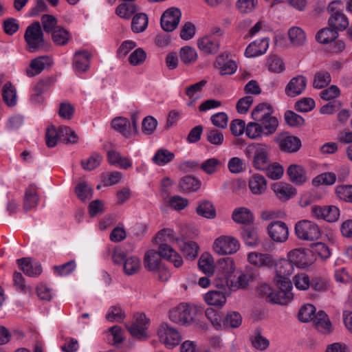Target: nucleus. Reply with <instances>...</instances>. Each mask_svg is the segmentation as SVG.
Listing matches in <instances>:
<instances>
[{
	"instance_id": "25",
	"label": "nucleus",
	"mask_w": 352,
	"mask_h": 352,
	"mask_svg": "<svg viewBox=\"0 0 352 352\" xmlns=\"http://www.w3.org/2000/svg\"><path fill=\"white\" fill-rule=\"evenodd\" d=\"M316 328L322 333H329L333 331V325L327 314L320 310L317 312L313 320Z\"/></svg>"
},
{
	"instance_id": "46",
	"label": "nucleus",
	"mask_w": 352,
	"mask_h": 352,
	"mask_svg": "<svg viewBox=\"0 0 352 352\" xmlns=\"http://www.w3.org/2000/svg\"><path fill=\"white\" fill-rule=\"evenodd\" d=\"M205 315L215 329H221L223 327V320L221 312L210 307L206 309Z\"/></svg>"
},
{
	"instance_id": "14",
	"label": "nucleus",
	"mask_w": 352,
	"mask_h": 352,
	"mask_svg": "<svg viewBox=\"0 0 352 352\" xmlns=\"http://www.w3.org/2000/svg\"><path fill=\"white\" fill-rule=\"evenodd\" d=\"M248 263L257 267L272 268L275 263V259L271 254L252 252L248 254Z\"/></svg>"
},
{
	"instance_id": "53",
	"label": "nucleus",
	"mask_w": 352,
	"mask_h": 352,
	"mask_svg": "<svg viewBox=\"0 0 352 352\" xmlns=\"http://www.w3.org/2000/svg\"><path fill=\"white\" fill-rule=\"evenodd\" d=\"M242 238L245 244L250 247H255L259 243V237L257 230L254 228H248L243 230Z\"/></svg>"
},
{
	"instance_id": "62",
	"label": "nucleus",
	"mask_w": 352,
	"mask_h": 352,
	"mask_svg": "<svg viewBox=\"0 0 352 352\" xmlns=\"http://www.w3.org/2000/svg\"><path fill=\"white\" fill-rule=\"evenodd\" d=\"M75 192L77 197L82 201L90 199L92 197L91 188L84 182L79 183L76 186Z\"/></svg>"
},
{
	"instance_id": "22",
	"label": "nucleus",
	"mask_w": 352,
	"mask_h": 352,
	"mask_svg": "<svg viewBox=\"0 0 352 352\" xmlns=\"http://www.w3.org/2000/svg\"><path fill=\"white\" fill-rule=\"evenodd\" d=\"M158 250L160 256L173 263L175 267H179L183 264L182 258L170 245L162 243Z\"/></svg>"
},
{
	"instance_id": "1",
	"label": "nucleus",
	"mask_w": 352,
	"mask_h": 352,
	"mask_svg": "<svg viewBox=\"0 0 352 352\" xmlns=\"http://www.w3.org/2000/svg\"><path fill=\"white\" fill-rule=\"evenodd\" d=\"M197 311L196 305L181 302L169 310L168 318L177 324L189 326L194 322Z\"/></svg>"
},
{
	"instance_id": "23",
	"label": "nucleus",
	"mask_w": 352,
	"mask_h": 352,
	"mask_svg": "<svg viewBox=\"0 0 352 352\" xmlns=\"http://www.w3.org/2000/svg\"><path fill=\"white\" fill-rule=\"evenodd\" d=\"M276 196L281 201H287L296 194V189L290 184L277 182L272 186Z\"/></svg>"
},
{
	"instance_id": "2",
	"label": "nucleus",
	"mask_w": 352,
	"mask_h": 352,
	"mask_svg": "<svg viewBox=\"0 0 352 352\" xmlns=\"http://www.w3.org/2000/svg\"><path fill=\"white\" fill-rule=\"evenodd\" d=\"M157 239L161 242L175 241L188 258L194 259L197 256L199 249L197 244L194 241H185L176 237L173 230L169 228L162 230L158 232Z\"/></svg>"
},
{
	"instance_id": "32",
	"label": "nucleus",
	"mask_w": 352,
	"mask_h": 352,
	"mask_svg": "<svg viewBox=\"0 0 352 352\" xmlns=\"http://www.w3.org/2000/svg\"><path fill=\"white\" fill-rule=\"evenodd\" d=\"M2 98L7 106L12 107L17 103L16 89L10 82H6L2 88Z\"/></svg>"
},
{
	"instance_id": "11",
	"label": "nucleus",
	"mask_w": 352,
	"mask_h": 352,
	"mask_svg": "<svg viewBox=\"0 0 352 352\" xmlns=\"http://www.w3.org/2000/svg\"><path fill=\"white\" fill-rule=\"evenodd\" d=\"M274 142L280 148L287 153H295L301 147L300 140L288 133H280L274 138Z\"/></svg>"
},
{
	"instance_id": "29",
	"label": "nucleus",
	"mask_w": 352,
	"mask_h": 352,
	"mask_svg": "<svg viewBox=\"0 0 352 352\" xmlns=\"http://www.w3.org/2000/svg\"><path fill=\"white\" fill-rule=\"evenodd\" d=\"M273 112L274 109L270 104L267 103H261L252 111V117L254 120L261 122L274 117L272 116Z\"/></svg>"
},
{
	"instance_id": "12",
	"label": "nucleus",
	"mask_w": 352,
	"mask_h": 352,
	"mask_svg": "<svg viewBox=\"0 0 352 352\" xmlns=\"http://www.w3.org/2000/svg\"><path fill=\"white\" fill-rule=\"evenodd\" d=\"M181 16L182 13L178 8L167 9L161 16L162 28L166 32L173 31L178 26Z\"/></svg>"
},
{
	"instance_id": "31",
	"label": "nucleus",
	"mask_w": 352,
	"mask_h": 352,
	"mask_svg": "<svg viewBox=\"0 0 352 352\" xmlns=\"http://www.w3.org/2000/svg\"><path fill=\"white\" fill-rule=\"evenodd\" d=\"M248 186L252 193L261 195L267 189V181L263 176L255 174L250 179Z\"/></svg>"
},
{
	"instance_id": "10",
	"label": "nucleus",
	"mask_w": 352,
	"mask_h": 352,
	"mask_svg": "<svg viewBox=\"0 0 352 352\" xmlns=\"http://www.w3.org/2000/svg\"><path fill=\"white\" fill-rule=\"evenodd\" d=\"M150 320L143 313L137 314L131 323L126 324V328L130 334L139 340L148 338L147 330Z\"/></svg>"
},
{
	"instance_id": "17",
	"label": "nucleus",
	"mask_w": 352,
	"mask_h": 352,
	"mask_svg": "<svg viewBox=\"0 0 352 352\" xmlns=\"http://www.w3.org/2000/svg\"><path fill=\"white\" fill-rule=\"evenodd\" d=\"M307 87V79L303 76L292 78L287 84L285 89V94L289 97H296L302 94Z\"/></svg>"
},
{
	"instance_id": "24",
	"label": "nucleus",
	"mask_w": 352,
	"mask_h": 352,
	"mask_svg": "<svg viewBox=\"0 0 352 352\" xmlns=\"http://www.w3.org/2000/svg\"><path fill=\"white\" fill-rule=\"evenodd\" d=\"M207 305L221 308L226 302V293L222 290H210L204 296Z\"/></svg>"
},
{
	"instance_id": "63",
	"label": "nucleus",
	"mask_w": 352,
	"mask_h": 352,
	"mask_svg": "<svg viewBox=\"0 0 352 352\" xmlns=\"http://www.w3.org/2000/svg\"><path fill=\"white\" fill-rule=\"evenodd\" d=\"M136 6L133 3H124L116 8V14L124 19H129L136 12Z\"/></svg>"
},
{
	"instance_id": "40",
	"label": "nucleus",
	"mask_w": 352,
	"mask_h": 352,
	"mask_svg": "<svg viewBox=\"0 0 352 352\" xmlns=\"http://www.w3.org/2000/svg\"><path fill=\"white\" fill-rule=\"evenodd\" d=\"M179 57L184 64L191 65L195 63L198 55L195 48L190 46H184L179 50Z\"/></svg>"
},
{
	"instance_id": "30",
	"label": "nucleus",
	"mask_w": 352,
	"mask_h": 352,
	"mask_svg": "<svg viewBox=\"0 0 352 352\" xmlns=\"http://www.w3.org/2000/svg\"><path fill=\"white\" fill-rule=\"evenodd\" d=\"M39 201L38 195L36 188L34 185H30L26 189L24 195V204L23 207L26 211H29L35 208Z\"/></svg>"
},
{
	"instance_id": "57",
	"label": "nucleus",
	"mask_w": 352,
	"mask_h": 352,
	"mask_svg": "<svg viewBox=\"0 0 352 352\" xmlns=\"http://www.w3.org/2000/svg\"><path fill=\"white\" fill-rule=\"evenodd\" d=\"M331 75L328 72L320 71L315 74L313 85L316 89H322L331 82Z\"/></svg>"
},
{
	"instance_id": "42",
	"label": "nucleus",
	"mask_w": 352,
	"mask_h": 352,
	"mask_svg": "<svg viewBox=\"0 0 352 352\" xmlns=\"http://www.w3.org/2000/svg\"><path fill=\"white\" fill-rule=\"evenodd\" d=\"M206 80H202L186 88V94L191 100L188 105L192 104L194 102L200 98L202 89L206 85Z\"/></svg>"
},
{
	"instance_id": "56",
	"label": "nucleus",
	"mask_w": 352,
	"mask_h": 352,
	"mask_svg": "<svg viewBox=\"0 0 352 352\" xmlns=\"http://www.w3.org/2000/svg\"><path fill=\"white\" fill-rule=\"evenodd\" d=\"M252 280V276L250 274L241 273L237 278V280L235 283L232 282L230 283L229 280H226L227 286L231 290H236L238 289H243L245 288L250 283V282Z\"/></svg>"
},
{
	"instance_id": "49",
	"label": "nucleus",
	"mask_w": 352,
	"mask_h": 352,
	"mask_svg": "<svg viewBox=\"0 0 352 352\" xmlns=\"http://www.w3.org/2000/svg\"><path fill=\"white\" fill-rule=\"evenodd\" d=\"M69 32L63 28L56 27L52 33V38L58 45H64L70 39Z\"/></svg>"
},
{
	"instance_id": "59",
	"label": "nucleus",
	"mask_w": 352,
	"mask_h": 352,
	"mask_svg": "<svg viewBox=\"0 0 352 352\" xmlns=\"http://www.w3.org/2000/svg\"><path fill=\"white\" fill-rule=\"evenodd\" d=\"M292 283H294L296 289L301 291L307 290L311 287L309 277L305 273L296 274Z\"/></svg>"
},
{
	"instance_id": "39",
	"label": "nucleus",
	"mask_w": 352,
	"mask_h": 352,
	"mask_svg": "<svg viewBox=\"0 0 352 352\" xmlns=\"http://www.w3.org/2000/svg\"><path fill=\"white\" fill-rule=\"evenodd\" d=\"M175 155L173 153L165 148L157 151L153 157V162L160 166H164L173 160Z\"/></svg>"
},
{
	"instance_id": "26",
	"label": "nucleus",
	"mask_w": 352,
	"mask_h": 352,
	"mask_svg": "<svg viewBox=\"0 0 352 352\" xmlns=\"http://www.w3.org/2000/svg\"><path fill=\"white\" fill-rule=\"evenodd\" d=\"M289 179L296 184H302L306 182L307 177L305 168L300 165L292 164L287 170Z\"/></svg>"
},
{
	"instance_id": "58",
	"label": "nucleus",
	"mask_w": 352,
	"mask_h": 352,
	"mask_svg": "<svg viewBox=\"0 0 352 352\" xmlns=\"http://www.w3.org/2000/svg\"><path fill=\"white\" fill-rule=\"evenodd\" d=\"M59 140H62L66 143H76L78 141V137L75 132L69 127L61 126L58 129Z\"/></svg>"
},
{
	"instance_id": "37",
	"label": "nucleus",
	"mask_w": 352,
	"mask_h": 352,
	"mask_svg": "<svg viewBox=\"0 0 352 352\" xmlns=\"http://www.w3.org/2000/svg\"><path fill=\"white\" fill-rule=\"evenodd\" d=\"M232 219L237 223L248 224L253 221L254 217L249 209L239 208L233 211Z\"/></svg>"
},
{
	"instance_id": "44",
	"label": "nucleus",
	"mask_w": 352,
	"mask_h": 352,
	"mask_svg": "<svg viewBox=\"0 0 352 352\" xmlns=\"http://www.w3.org/2000/svg\"><path fill=\"white\" fill-rule=\"evenodd\" d=\"M290 42L295 46H300L305 43L306 36L304 31L298 27H292L288 31Z\"/></svg>"
},
{
	"instance_id": "13",
	"label": "nucleus",
	"mask_w": 352,
	"mask_h": 352,
	"mask_svg": "<svg viewBox=\"0 0 352 352\" xmlns=\"http://www.w3.org/2000/svg\"><path fill=\"white\" fill-rule=\"evenodd\" d=\"M267 230L269 236L276 243H284L288 239V227L283 221H275L271 222L268 225Z\"/></svg>"
},
{
	"instance_id": "51",
	"label": "nucleus",
	"mask_w": 352,
	"mask_h": 352,
	"mask_svg": "<svg viewBox=\"0 0 352 352\" xmlns=\"http://www.w3.org/2000/svg\"><path fill=\"white\" fill-rule=\"evenodd\" d=\"M329 25L336 31L344 30L348 27L349 21L344 14H334L329 18Z\"/></svg>"
},
{
	"instance_id": "48",
	"label": "nucleus",
	"mask_w": 352,
	"mask_h": 352,
	"mask_svg": "<svg viewBox=\"0 0 352 352\" xmlns=\"http://www.w3.org/2000/svg\"><path fill=\"white\" fill-rule=\"evenodd\" d=\"M336 182V175L331 172L321 173L315 177L312 180V184L314 186L321 185L331 186Z\"/></svg>"
},
{
	"instance_id": "41",
	"label": "nucleus",
	"mask_w": 352,
	"mask_h": 352,
	"mask_svg": "<svg viewBox=\"0 0 352 352\" xmlns=\"http://www.w3.org/2000/svg\"><path fill=\"white\" fill-rule=\"evenodd\" d=\"M316 309L312 304L302 305L298 311V319L302 322L313 321L316 315Z\"/></svg>"
},
{
	"instance_id": "35",
	"label": "nucleus",
	"mask_w": 352,
	"mask_h": 352,
	"mask_svg": "<svg viewBox=\"0 0 352 352\" xmlns=\"http://www.w3.org/2000/svg\"><path fill=\"white\" fill-rule=\"evenodd\" d=\"M126 318V314L120 305H114L109 307L105 318L111 322H120Z\"/></svg>"
},
{
	"instance_id": "52",
	"label": "nucleus",
	"mask_w": 352,
	"mask_h": 352,
	"mask_svg": "<svg viewBox=\"0 0 352 352\" xmlns=\"http://www.w3.org/2000/svg\"><path fill=\"white\" fill-rule=\"evenodd\" d=\"M148 25V17L144 13L135 15L132 19L131 28L135 33L144 32Z\"/></svg>"
},
{
	"instance_id": "18",
	"label": "nucleus",
	"mask_w": 352,
	"mask_h": 352,
	"mask_svg": "<svg viewBox=\"0 0 352 352\" xmlns=\"http://www.w3.org/2000/svg\"><path fill=\"white\" fill-rule=\"evenodd\" d=\"M287 258L294 266L296 265L300 268H306L311 264V260L308 258L307 252L302 248L289 251L287 254Z\"/></svg>"
},
{
	"instance_id": "21",
	"label": "nucleus",
	"mask_w": 352,
	"mask_h": 352,
	"mask_svg": "<svg viewBox=\"0 0 352 352\" xmlns=\"http://www.w3.org/2000/svg\"><path fill=\"white\" fill-rule=\"evenodd\" d=\"M17 264L23 272L29 276H36L41 274V265L30 258L17 259Z\"/></svg>"
},
{
	"instance_id": "15",
	"label": "nucleus",
	"mask_w": 352,
	"mask_h": 352,
	"mask_svg": "<svg viewBox=\"0 0 352 352\" xmlns=\"http://www.w3.org/2000/svg\"><path fill=\"white\" fill-rule=\"evenodd\" d=\"M270 45V39L267 37L256 39L250 43L245 50L248 58H255L266 53Z\"/></svg>"
},
{
	"instance_id": "16",
	"label": "nucleus",
	"mask_w": 352,
	"mask_h": 352,
	"mask_svg": "<svg viewBox=\"0 0 352 352\" xmlns=\"http://www.w3.org/2000/svg\"><path fill=\"white\" fill-rule=\"evenodd\" d=\"M215 67L221 76L232 75L237 69L236 63L226 54H221L217 57Z\"/></svg>"
},
{
	"instance_id": "27",
	"label": "nucleus",
	"mask_w": 352,
	"mask_h": 352,
	"mask_svg": "<svg viewBox=\"0 0 352 352\" xmlns=\"http://www.w3.org/2000/svg\"><path fill=\"white\" fill-rule=\"evenodd\" d=\"M201 181L191 175L183 177L179 183L180 190L184 193L196 192L201 188Z\"/></svg>"
},
{
	"instance_id": "38",
	"label": "nucleus",
	"mask_w": 352,
	"mask_h": 352,
	"mask_svg": "<svg viewBox=\"0 0 352 352\" xmlns=\"http://www.w3.org/2000/svg\"><path fill=\"white\" fill-rule=\"evenodd\" d=\"M160 256L159 252L157 253L155 250H150L147 251L144 258L145 267L150 271L155 270V269L162 265L160 263Z\"/></svg>"
},
{
	"instance_id": "50",
	"label": "nucleus",
	"mask_w": 352,
	"mask_h": 352,
	"mask_svg": "<svg viewBox=\"0 0 352 352\" xmlns=\"http://www.w3.org/2000/svg\"><path fill=\"white\" fill-rule=\"evenodd\" d=\"M338 35L337 31L333 28H324L316 34V38L319 43L327 44L333 41Z\"/></svg>"
},
{
	"instance_id": "33",
	"label": "nucleus",
	"mask_w": 352,
	"mask_h": 352,
	"mask_svg": "<svg viewBox=\"0 0 352 352\" xmlns=\"http://www.w3.org/2000/svg\"><path fill=\"white\" fill-rule=\"evenodd\" d=\"M112 128L120 133L124 137L128 138L131 136L130 122L124 117H117L111 122Z\"/></svg>"
},
{
	"instance_id": "19",
	"label": "nucleus",
	"mask_w": 352,
	"mask_h": 352,
	"mask_svg": "<svg viewBox=\"0 0 352 352\" xmlns=\"http://www.w3.org/2000/svg\"><path fill=\"white\" fill-rule=\"evenodd\" d=\"M52 59L47 56H41L31 60L30 66L26 69L29 77H34L41 74L45 68L50 66Z\"/></svg>"
},
{
	"instance_id": "61",
	"label": "nucleus",
	"mask_w": 352,
	"mask_h": 352,
	"mask_svg": "<svg viewBox=\"0 0 352 352\" xmlns=\"http://www.w3.org/2000/svg\"><path fill=\"white\" fill-rule=\"evenodd\" d=\"M219 265L220 269L227 276V280H229V278L234 272L236 269L234 260L230 257L222 258L219 261Z\"/></svg>"
},
{
	"instance_id": "47",
	"label": "nucleus",
	"mask_w": 352,
	"mask_h": 352,
	"mask_svg": "<svg viewBox=\"0 0 352 352\" xmlns=\"http://www.w3.org/2000/svg\"><path fill=\"white\" fill-rule=\"evenodd\" d=\"M199 268L206 274H212L214 271V260L209 254L201 256L198 262Z\"/></svg>"
},
{
	"instance_id": "8",
	"label": "nucleus",
	"mask_w": 352,
	"mask_h": 352,
	"mask_svg": "<svg viewBox=\"0 0 352 352\" xmlns=\"http://www.w3.org/2000/svg\"><path fill=\"white\" fill-rule=\"evenodd\" d=\"M241 248L239 241L231 235H221L216 238L212 244V249L220 256L235 254Z\"/></svg>"
},
{
	"instance_id": "34",
	"label": "nucleus",
	"mask_w": 352,
	"mask_h": 352,
	"mask_svg": "<svg viewBox=\"0 0 352 352\" xmlns=\"http://www.w3.org/2000/svg\"><path fill=\"white\" fill-rule=\"evenodd\" d=\"M142 266L140 259L135 256L126 258L123 263V270L125 274L132 276L137 274Z\"/></svg>"
},
{
	"instance_id": "9",
	"label": "nucleus",
	"mask_w": 352,
	"mask_h": 352,
	"mask_svg": "<svg viewBox=\"0 0 352 352\" xmlns=\"http://www.w3.org/2000/svg\"><path fill=\"white\" fill-rule=\"evenodd\" d=\"M258 292L267 301L276 304L286 305L293 299L292 292L280 287L277 292H274L267 284L261 285Z\"/></svg>"
},
{
	"instance_id": "55",
	"label": "nucleus",
	"mask_w": 352,
	"mask_h": 352,
	"mask_svg": "<svg viewBox=\"0 0 352 352\" xmlns=\"http://www.w3.org/2000/svg\"><path fill=\"white\" fill-rule=\"evenodd\" d=\"M258 122L265 137L274 134L278 126V120L276 117L270 118Z\"/></svg>"
},
{
	"instance_id": "54",
	"label": "nucleus",
	"mask_w": 352,
	"mask_h": 352,
	"mask_svg": "<svg viewBox=\"0 0 352 352\" xmlns=\"http://www.w3.org/2000/svg\"><path fill=\"white\" fill-rule=\"evenodd\" d=\"M245 134L249 138L252 140L261 138L265 136L259 122L255 120L248 123L245 127Z\"/></svg>"
},
{
	"instance_id": "36",
	"label": "nucleus",
	"mask_w": 352,
	"mask_h": 352,
	"mask_svg": "<svg viewBox=\"0 0 352 352\" xmlns=\"http://www.w3.org/2000/svg\"><path fill=\"white\" fill-rule=\"evenodd\" d=\"M267 69L274 74H280L285 69L283 60L277 55H270L266 60Z\"/></svg>"
},
{
	"instance_id": "28",
	"label": "nucleus",
	"mask_w": 352,
	"mask_h": 352,
	"mask_svg": "<svg viewBox=\"0 0 352 352\" xmlns=\"http://www.w3.org/2000/svg\"><path fill=\"white\" fill-rule=\"evenodd\" d=\"M89 62L90 54L88 52H77L74 57L73 67L77 72H84L89 68Z\"/></svg>"
},
{
	"instance_id": "20",
	"label": "nucleus",
	"mask_w": 352,
	"mask_h": 352,
	"mask_svg": "<svg viewBox=\"0 0 352 352\" xmlns=\"http://www.w3.org/2000/svg\"><path fill=\"white\" fill-rule=\"evenodd\" d=\"M197 46L205 54H215L219 50L220 41L214 36L206 35L197 40Z\"/></svg>"
},
{
	"instance_id": "7",
	"label": "nucleus",
	"mask_w": 352,
	"mask_h": 352,
	"mask_svg": "<svg viewBox=\"0 0 352 352\" xmlns=\"http://www.w3.org/2000/svg\"><path fill=\"white\" fill-rule=\"evenodd\" d=\"M270 146L263 143L252 144L248 148L253 153L252 165L254 168L265 170L270 163L269 154Z\"/></svg>"
},
{
	"instance_id": "64",
	"label": "nucleus",
	"mask_w": 352,
	"mask_h": 352,
	"mask_svg": "<svg viewBox=\"0 0 352 352\" xmlns=\"http://www.w3.org/2000/svg\"><path fill=\"white\" fill-rule=\"evenodd\" d=\"M336 193L338 197L346 202L352 203V186L341 185L336 188Z\"/></svg>"
},
{
	"instance_id": "3",
	"label": "nucleus",
	"mask_w": 352,
	"mask_h": 352,
	"mask_svg": "<svg viewBox=\"0 0 352 352\" xmlns=\"http://www.w3.org/2000/svg\"><path fill=\"white\" fill-rule=\"evenodd\" d=\"M275 272L274 282L276 285L283 289L292 292V283L289 279V276L294 271V267L287 258H280L277 262L275 261Z\"/></svg>"
},
{
	"instance_id": "45",
	"label": "nucleus",
	"mask_w": 352,
	"mask_h": 352,
	"mask_svg": "<svg viewBox=\"0 0 352 352\" xmlns=\"http://www.w3.org/2000/svg\"><path fill=\"white\" fill-rule=\"evenodd\" d=\"M199 215L207 219H213L216 216V210L212 204L209 201H202L197 208Z\"/></svg>"
},
{
	"instance_id": "5",
	"label": "nucleus",
	"mask_w": 352,
	"mask_h": 352,
	"mask_svg": "<svg viewBox=\"0 0 352 352\" xmlns=\"http://www.w3.org/2000/svg\"><path fill=\"white\" fill-rule=\"evenodd\" d=\"M24 39L29 52H35L43 47L44 36L39 22H34L28 26L24 34Z\"/></svg>"
},
{
	"instance_id": "4",
	"label": "nucleus",
	"mask_w": 352,
	"mask_h": 352,
	"mask_svg": "<svg viewBox=\"0 0 352 352\" xmlns=\"http://www.w3.org/2000/svg\"><path fill=\"white\" fill-rule=\"evenodd\" d=\"M157 335L160 342L170 349L179 345L182 340L179 331L167 322H162L159 325Z\"/></svg>"
},
{
	"instance_id": "60",
	"label": "nucleus",
	"mask_w": 352,
	"mask_h": 352,
	"mask_svg": "<svg viewBox=\"0 0 352 352\" xmlns=\"http://www.w3.org/2000/svg\"><path fill=\"white\" fill-rule=\"evenodd\" d=\"M311 287L318 292H324L329 289V280L322 276H316L311 281Z\"/></svg>"
},
{
	"instance_id": "6",
	"label": "nucleus",
	"mask_w": 352,
	"mask_h": 352,
	"mask_svg": "<svg viewBox=\"0 0 352 352\" xmlns=\"http://www.w3.org/2000/svg\"><path fill=\"white\" fill-rule=\"evenodd\" d=\"M295 233L300 240L312 241L318 240L322 235L320 226L309 220H301L295 225Z\"/></svg>"
},
{
	"instance_id": "43",
	"label": "nucleus",
	"mask_w": 352,
	"mask_h": 352,
	"mask_svg": "<svg viewBox=\"0 0 352 352\" xmlns=\"http://www.w3.org/2000/svg\"><path fill=\"white\" fill-rule=\"evenodd\" d=\"M223 166L222 162L215 157L209 158L204 161L200 168L208 175H212L217 173Z\"/></svg>"
}]
</instances>
